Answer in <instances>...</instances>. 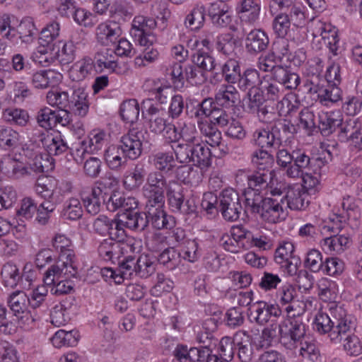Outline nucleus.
Masks as SVG:
<instances>
[{
	"label": "nucleus",
	"instance_id": "8",
	"mask_svg": "<svg viewBox=\"0 0 362 362\" xmlns=\"http://www.w3.org/2000/svg\"><path fill=\"white\" fill-rule=\"evenodd\" d=\"M310 163L303 171V175L299 178L303 179V185L300 187L308 194H315L320 184V179L322 173V168L325 166L327 160L325 158H310Z\"/></svg>",
	"mask_w": 362,
	"mask_h": 362
},
{
	"label": "nucleus",
	"instance_id": "10",
	"mask_svg": "<svg viewBox=\"0 0 362 362\" xmlns=\"http://www.w3.org/2000/svg\"><path fill=\"white\" fill-rule=\"evenodd\" d=\"M136 247L133 245V241L128 243H117L114 238L103 240L98 247L99 256L106 262L115 263L124 254L134 253Z\"/></svg>",
	"mask_w": 362,
	"mask_h": 362
},
{
	"label": "nucleus",
	"instance_id": "55",
	"mask_svg": "<svg viewBox=\"0 0 362 362\" xmlns=\"http://www.w3.org/2000/svg\"><path fill=\"white\" fill-rule=\"evenodd\" d=\"M152 163L156 171L169 172L175 168V160L171 152H158L152 156Z\"/></svg>",
	"mask_w": 362,
	"mask_h": 362
},
{
	"label": "nucleus",
	"instance_id": "36",
	"mask_svg": "<svg viewBox=\"0 0 362 362\" xmlns=\"http://www.w3.org/2000/svg\"><path fill=\"white\" fill-rule=\"evenodd\" d=\"M121 153L117 146H110L105 151L104 159L110 170L121 172L126 168L128 158L124 155L121 156Z\"/></svg>",
	"mask_w": 362,
	"mask_h": 362
},
{
	"label": "nucleus",
	"instance_id": "40",
	"mask_svg": "<svg viewBox=\"0 0 362 362\" xmlns=\"http://www.w3.org/2000/svg\"><path fill=\"white\" fill-rule=\"evenodd\" d=\"M146 217L148 224L151 223L157 230L170 229L175 223V218L168 215L164 209L146 214Z\"/></svg>",
	"mask_w": 362,
	"mask_h": 362
},
{
	"label": "nucleus",
	"instance_id": "11",
	"mask_svg": "<svg viewBox=\"0 0 362 362\" xmlns=\"http://www.w3.org/2000/svg\"><path fill=\"white\" fill-rule=\"evenodd\" d=\"M156 25L154 19L137 16L132 21L130 34L140 45L148 46L152 43L154 38L151 31Z\"/></svg>",
	"mask_w": 362,
	"mask_h": 362
},
{
	"label": "nucleus",
	"instance_id": "34",
	"mask_svg": "<svg viewBox=\"0 0 362 362\" xmlns=\"http://www.w3.org/2000/svg\"><path fill=\"white\" fill-rule=\"evenodd\" d=\"M197 126L201 134L206 138L207 144L211 146H218L221 144V132L210 119L197 120Z\"/></svg>",
	"mask_w": 362,
	"mask_h": 362
},
{
	"label": "nucleus",
	"instance_id": "22",
	"mask_svg": "<svg viewBox=\"0 0 362 362\" xmlns=\"http://www.w3.org/2000/svg\"><path fill=\"white\" fill-rule=\"evenodd\" d=\"M235 344L237 356L241 362H250L253 358V339L245 331H239L235 334Z\"/></svg>",
	"mask_w": 362,
	"mask_h": 362
},
{
	"label": "nucleus",
	"instance_id": "32",
	"mask_svg": "<svg viewBox=\"0 0 362 362\" xmlns=\"http://www.w3.org/2000/svg\"><path fill=\"white\" fill-rule=\"evenodd\" d=\"M259 90L264 98L273 102L279 101L284 95V87L269 77V75L262 78Z\"/></svg>",
	"mask_w": 362,
	"mask_h": 362
},
{
	"label": "nucleus",
	"instance_id": "7",
	"mask_svg": "<svg viewBox=\"0 0 362 362\" xmlns=\"http://www.w3.org/2000/svg\"><path fill=\"white\" fill-rule=\"evenodd\" d=\"M176 159L180 163H192L201 168H208L211 165V153L202 141L192 146H182L178 149H174Z\"/></svg>",
	"mask_w": 362,
	"mask_h": 362
},
{
	"label": "nucleus",
	"instance_id": "12",
	"mask_svg": "<svg viewBox=\"0 0 362 362\" xmlns=\"http://www.w3.org/2000/svg\"><path fill=\"white\" fill-rule=\"evenodd\" d=\"M141 132L132 129L124 134L117 146L122 153L131 160H136L142 153Z\"/></svg>",
	"mask_w": 362,
	"mask_h": 362
},
{
	"label": "nucleus",
	"instance_id": "59",
	"mask_svg": "<svg viewBox=\"0 0 362 362\" xmlns=\"http://www.w3.org/2000/svg\"><path fill=\"white\" fill-rule=\"evenodd\" d=\"M158 261L169 270H173L180 264L181 254L174 247H168L159 255Z\"/></svg>",
	"mask_w": 362,
	"mask_h": 362
},
{
	"label": "nucleus",
	"instance_id": "46",
	"mask_svg": "<svg viewBox=\"0 0 362 362\" xmlns=\"http://www.w3.org/2000/svg\"><path fill=\"white\" fill-rule=\"evenodd\" d=\"M273 175L274 171L266 170L264 172L256 170L247 176L248 187L247 189H259L261 192L262 189L267 187Z\"/></svg>",
	"mask_w": 362,
	"mask_h": 362
},
{
	"label": "nucleus",
	"instance_id": "18",
	"mask_svg": "<svg viewBox=\"0 0 362 362\" xmlns=\"http://www.w3.org/2000/svg\"><path fill=\"white\" fill-rule=\"evenodd\" d=\"M269 77L289 90L296 89L300 83L298 74L288 66L279 65Z\"/></svg>",
	"mask_w": 362,
	"mask_h": 362
},
{
	"label": "nucleus",
	"instance_id": "44",
	"mask_svg": "<svg viewBox=\"0 0 362 362\" xmlns=\"http://www.w3.org/2000/svg\"><path fill=\"white\" fill-rule=\"evenodd\" d=\"M36 30L37 29L32 18H23L18 25L15 28L16 41L19 39L24 43L32 42L36 35Z\"/></svg>",
	"mask_w": 362,
	"mask_h": 362
},
{
	"label": "nucleus",
	"instance_id": "31",
	"mask_svg": "<svg viewBox=\"0 0 362 362\" xmlns=\"http://www.w3.org/2000/svg\"><path fill=\"white\" fill-rule=\"evenodd\" d=\"M77 35L76 34V35ZM83 40L82 38L81 40H78L75 35H73L68 42L59 41V43H62L63 45L54 53L55 59L62 65L72 62L76 56V45H78Z\"/></svg>",
	"mask_w": 362,
	"mask_h": 362
},
{
	"label": "nucleus",
	"instance_id": "21",
	"mask_svg": "<svg viewBox=\"0 0 362 362\" xmlns=\"http://www.w3.org/2000/svg\"><path fill=\"white\" fill-rule=\"evenodd\" d=\"M106 140V134L103 130L93 129L92 130L87 139L81 142V148H76V153H81L80 159L74 158L75 160L78 163L82 160V156L85 153H93L102 148Z\"/></svg>",
	"mask_w": 362,
	"mask_h": 362
},
{
	"label": "nucleus",
	"instance_id": "51",
	"mask_svg": "<svg viewBox=\"0 0 362 362\" xmlns=\"http://www.w3.org/2000/svg\"><path fill=\"white\" fill-rule=\"evenodd\" d=\"M252 141L255 144L263 148L279 147L276 139L273 136L272 129L268 130L264 128L256 129L252 134Z\"/></svg>",
	"mask_w": 362,
	"mask_h": 362
},
{
	"label": "nucleus",
	"instance_id": "42",
	"mask_svg": "<svg viewBox=\"0 0 362 362\" xmlns=\"http://www.w3.org/2000/svg\"><path fill=\"white\" fill-rule=\"evenodd\" d=\"M40 136L42 141L45 140L47 151L49 155L59 156L70 148L60 134L55 136H47L45 138V133L42 132Z\"/></svg>",
	"mask_w": 362,
	"mask_h": 362
},
{
	"label": "nucleus",
	"instance_id": "30",
	"mask_svg": "<svg viewBox=\"0 0 362 362\" xmlns=\"http://www.w3.org/2000/svg\"><path fill=\"white\" fill-rule=\"evenodd\" d=\"M260 10V4L257 0H241L237 6L241 20L249 23H254L259 19Z\"/></svg>",
	"mask_w": 362,
	"mask_h": 362
},
{
	"label": "nucleus",
	"instance_id": "39",
	"mask_svg": "<svg viewBox=\"0 0 362 362\" xmlns=\"http://www.w3.org/2000/svg\"><path fill=\"white\" fill-rule=\"evenodd\" d=\"M279 105H283L281 101H278L276 103L273 102L272 104L265 103L259 105L257 117L259 120L267 124L276 123L281 117V113L279 110Z\"/></svg>",
	"mask_w": 362,
	"mask_h": 362
},
{
	"label": "nucleus",
	"instance_id": "49",
	"mask_svg": "<svg viewBox=\"0 0 362 362\" xmlns=\"http://www.w3.org/2000/svg\"><path fill=\"white\" fill-rule=\"evenodd\" d=\"M205 14V7L202 4L196 5L185 17V25L191 30L200 29L204 25Z\"/></svg>",
	"mask_w": 362,
	"mask_h": 362
},
{
	"label": "nucleus",
	"instance_id": "3",
	"mask_svg": "<svg viewBox=\"0 0 362 362\" xmlns=\"http://www.w3.org/2000/svg\"><path fill=\"white\" fill-rule=\"evenodd\" d=\"M46 98L50 105L66 108L76 116L85 117L89 110L88 93L79 86H74L66 91L51 90Z\"/></svg>",
	"mask_w": 362,
	"mask_h": 362
},
{
	"label": "nucleus",
	"instance_id": "54",
	"mask_svg": "<svg viewBox=\"0 0 362 362\" xmlns=\"http://www.w3.org/2000/svg\"><path fill=\"white\" fill-rule=\"evenodd\" d=\"M120 115L127 123L134 124L139 116V105L135 99L124 101L120 106Z\"/></svg>",
	"mask_w": 362,
	"mask_h": 362
},
{
	"label": "nucleus",
	"instance_id": "35",
	"mask_svg": "<svg viewBox=\"0 0 362 362\" xmlns=\"http://www.w3.org/2000/svg\"><path fill=\"white\" fill-rule=\"evenodd\" d=\"M21 135L11 127L0 125V148L14 150L20 146Z\"/></svg>",
	"mask_w": 362,
	"mask_h": 362
},
{
	"label": "nucleus",
	"instance_id": "29",
	"mask_svg": "<svg viewBox=\"0 0 362 362\" xmlns=\"http://www.w3.org/2000/svg\"><path fill=\"white\" fill-rule=\"evenodd\" d=\"M95 71L93 59L85 57L75 62L69 71V76L74 81H81L91 75Z\"/></svg>",
	"mask_w": 362,
	"mask_h": 362
},
{
	"label": "nucleus",
	"instance_id": "15",
	"mask_svg": "<svg viewBox=\"0 0 362 362\" xmlns=\"http://www.w3.org/2000/svg\"><path fill=\"white\" fill-rule=\"evenodd\" d=\"M269 44V39L262 29H253L246 35L245 40V49L250 55H257L265 51Z\"/></svg>",
	"mask_w": 362,
	"mask_h": 362
},
{
	"label": "nucleus",
	"instance_id": "63",
	"mask_svg": "<svg viewBox=\"0 0 362 362\" xmlns=\"http://www.w3.org/2000/svg\"><path fill=\"white\" fill-rule=\"evenodd\" d=\"M280 336V323H272L266 327L262 331L261 340L256 345L257 349L267 348L271 346L272 341L278 336Z\"/></svg>",
	"mask_w": 362,
	"mask_h": 362
},
{
	"label": "nucleus",
	"instance_id": "37",
	"mask_svg": "<svg viewBox=\"0 0 362 362\" xmlns=\"http://www.w3.org/2000/svg\"><path fill=\"white\" fill-rule=\"evenodd\" d=\"M122 223L125 227L134 231H144L148 227V220L146 214L132 210L122 215Z\"/></svg>",
	"mask_w": 362,
	"mask_h": 362
},
{
	"label": "nucleus",
	"instance_id": "25",
	"mask_svg": "<svg viewBox=\"0 0 362 362\" xmlns=\"http://www.w3.org/2000/svg\"><path fill=\"white\" fill-rule=\"evenodd\" d=\"M146 111L149 117L148 127L150 131L156 134H161L168 126L165 119V110L151 104Z\"/></svg>",
	"mask_w": 362,
	"mask_h": 362
},
{
	"label": "nucleus",
	"instance_id": "14",
	"mask_svg": "<svg viewBox=\"0 0 362 362\" xmlns=\"http://www.w3.org/2000/svg\"><path fill=\"white\" fill-rule=\"evenodd\" d=\"M284 203L283 198L279 200L277 198L266 197L258 214L268 223H276L281 221L285 218L282 206Z\"/></svg>",
	"mask_w": 362,
	"mask_h": 362
},
{
	"label": "nucleus",
	"instance_id": "52",
	"mask_svg": "<svg viewBox=\"0 0 362 362\" xmlns=\"http://www.w3.org/2000/svg\"><path fill=\"white\" fill-rule=\"evenodd\" d=\"M323 67L322 60L319 57H314L308 62L305 71L308 77H311L307 79V83L309 84L306 86L308 88L319 84V76L322 72Z\"/></svg>",
	"mask_w": 362,
	"mask_h": 362
},
{
	"label": "nucleus",
	"instance_id": "38",
	"mask_svg": "<svg viewBox=\"0 0 362 362\" xmlns=\"http://www.w3.org/2000/svg\"><path fill=\"white\" fill-rule=\"evenodd\" d=\"M273 136L276 139L279 146L284 141H286L297 133L296 127L287 119L278 120L272 127Z\"/></svg>",
	"mask_w": 362,
	"mask_h": 362
},
{
	"label": "nucleus",
	"instance_id": "56",
	"mask_svg": "<svg viewBox=\"0 0 362 362\" xmlns=\"http://www.w3.org/2000/svg\"><path fill=\"white\" fill-rule=\"evenodd\" d=\"M28 296L21 291L12 293L8 298V305L16 316L28 309Z\"/></svg>",
	"mask_w": 362,
	"mask_h": 362
},
{
	"label": "nucleus",
	"instance_id": "27",
	"mask_svg": "<svg viewBox=\"0 0 362 362\" xmlns=\"http://www.w3.org/2000/svg\"><path fill=\"white\" fill-rule=\"evenodd\" d=\"M342 115L339 111L322 112L319 115V129L324 136H329L341 124Z\"/></svg>",
	"mask_w": 362,
	"mask_h": 362
},
{
	"label": "nucleus",
	"instance_id": "47",
	"mask_svg": "<svg viewBox=\"0 0 362 362\" xmlns=\"http://www.w3.org/2000/svg\"><path fill=\"white\" fill-rule=\"evenodd\" d=\"M237 83L240 90H250L255 88H259L262 79H260L259 73L257 70L249 68L245 70L243 74H240Z\"/></svg>",
	"mask_w": 362,
	"mask_h": 362
},
{
	"label": "nucleus",
	"instance_id": "2",
	"mask_svg": "<svg viewBox=\"0 0 362 362\" xmlns=\"http://www.w3.org/2000/svg\"><path fill=\"white\" fill-rule=\"evenodd\" d=\"M53 247L59 252V259L45 274V283L51 284L60 275L74 276L78 274L76 257L71 240L64 234H56L52 240Z\"/></svg>",
	"mask_w": 362,
	"mask_h": 362
},
{
	"label": "nucleus",
	"instance_id": "57",
	"mask_svg": "<svg viewBox=\"0 0 362 362\" xmlns=\"http://www.w3.org/2000/svg\"><path fill=\"white\" fill-rule=\"evenodd\" d=\"M156 264L147 255H141L136 259V275L146 279L155 273Z\"/></svg>",
	"mask_w": 362,
	"mask_h": 362
},
{
	"label": "nucleus",
	"instance_id": "19",
	"mask_svg": "<svg viewBox=\"0 0 362 362\" xmlns=\"http://www.w3.org/2000/svg\"><path fill=\"white\" fill-rule=\"evenodd\" d=\"M93 61L97 73H102L104 70H107L110 73L119 74L121 72V67L119 66L117 57L112 50L105 49L96 52Z\"/></svg>",
	"mask_w": 362,
	"mask_h": 362
},
{
	"label": "nucleus",
	"instance_id": "48",
	"mask_svg": "<svg viewBox=\"0 0 362 362\" xmlns=\"http://www.w3.org/2000/svg\"><path fill=\"white\" fill-rule=\"evenodd\" d=\"M180 140L182 143H179L174 149H178L182 146H192L197 142L202 141V139L194 125L184 123L180 126Z\"/></svg>",
	"mask_w": 362,
	"mask_h": 362
},
{
	"label": "nucleus",
	"instance_id": "4",
	"mask_svg": "<svg viewBox=\"0 0 362 362\" xmlns=\"http://www.w3.org/2000/svg\"><path fill=\"white\" fill-rule=\"evenodd\" d=\"M285 310L287 316L280 323V343L288 349H293L305 338L306 325L299 314L292 313L293 305H288Z\"/></svg>",
	"mask_w": 362,
	"mask_h": 362
},
{
	"label": "nucleus",
	"instance_id": "62",
	"mask_svg": "<svg viewBox=\"0 0 362 362\" xmlns=\"http://www.w3.org/2000/svg\"><path fill=\"white\" fill-rule=\"evenodd\" d=\"M236 43L237 40L231 33H225L216 37L215 47L218 52L229 56L234 52Z\"/></svg>",
	"mask_w": 362,
	"mask_h": 362
},
{
	"label": "nucleus",
	"instance_id": "58",
	"mask_svg": "<svg viewBox=\"0 0 362 362\" xmlns=\"http://www.w3.org/2000/svg\"><path fill=\"white\" fill-rule=\"evenodd\" d=\"M251 161L257 170L273 171L271 170L273 156L265 150L260 148L255 151L251 156Z\"/></svg>",
	"mask_w": 362,
	"mask_h": 362
},
{
	"label": "nucleus",
	"instance_id": "64",
	"mask_svg": "<svg viewBox=\"0 0 362 362\" xmlns=\"http://www.w3.org/2000/svg\"><path fill=\"white\" fill-rule=\"evenodd\" d=\"M250 311V315L257 324L264 325L269 322L270 317L268 311V303L257 301L252 305Z\"/></svg>",
	"mask_w": 362,
	"mask_h": 362
},
{
	"label": "nucleus",
	"instance_id": "41",
	"mask_svg": "<svg viewBox=\"0 0 362 362\" xmlns=\"http://www.w3.org/2000/svg\"><path fill=\"white\" fill-rule=\"evenodd\" d=\"M60 214L66 220L78 221L81 218L83 210L80 200L76 197L66 200L63 203Z\"/></svg>",
	"mask_w": 362,
	"mask_h": 362
},
{
	"label": "nucleus",
	"instance_id": "33",
	"mask_svg": "<svg viewBox=\"0 0 362 362\" xmlns=\"http://www.w3.org/2000/svg\"><path fill=\"white\" fill-rule=\"evenodd\" d=\"M2 119L13 126L25 127L30 122V115L27 110L18 107H8L3 110Z\"/></svg>",
	"mask_w": 362,
	"mask_h": 362
},
{
	"label": "nucleus",
	"instance_id": "23",
	"mask_svg": "<svg viewBox=\"0 0 362 362\" xmlns=\"http://www.w3.org/2000/svg\"><path fill=\"white\" fill-rule=\"evenodd\" d=\"M308 90L310 93H317L318 101L323 105L329 106L341 100L342 91L338 86L329 85L327 87L310 86Z\"/></svg>",
	"mask_w": 362,
	"mask_h": 362
},
{
	"label": "nucleus",
	"instance_id": "24",
	"mask_svg": "<svg viewBox=\"0 0 362 362\" xmlns=\"http://www.w3.org/2000/svg\"><path fill=\"white\" fill-rule=\"evenodd\" d=\"M169 181L159 171H153L147 175L146 183L142 187V193L165 195Z\"/></svg>",
	"mask_w": 362,
	"mask_h": 362
},
{
	"label": "nucleus",
	"instance_id": "61",
	"mask_svg": "<svg viewBox=\"0 0 362 362\" xmlns=\"http://www.w3.org/2000/svg\"><path fill=\"white\" fill-rule=\"evenodd\" d=\"M192 64L205 71H211L215 69V59L207 52L200 49L194 52L192 56Z\"/></svg>",
	"mask_w": 362,
	"mask_h": 362
},
{
	"label": "nucleus",
	"instance_id": "1",
	"mask_svg": "<svg viewBox=\"0 0 362 362\" xmlns=\"http://www.w3.org/2000/svg\"><path fill=\"white\" fill-rule=\"evenodd\" d=\"M330 315L318 313L315 317L314 329L321 334H327L334 343H339L349 332L356 328L354 317L341 306L329 309Z\"/></svg>",
	"mask_w": 362,
	"mask_h": 362
},
{
	"label": "nucleus",
	"instance_id": "43",
	"mask_svg": "<svg viewBox=\"0 0 362 362\" xmlns=\"http://www.w3.org/2000/svg\"><path fill=\"white\" fill-rule=\"evenodd\" d=\"M243 196L245 197V211L252 214H258L266 197L259 189L254 190L252 189H245Z\"/></svg>",
	"mask_w": 362,
	"mask_h": 362
},
{
	"label": "nucleus",
	"instance_id": "17",
	"mask_svg": "<svg viewBox=\"0 0 362 362\" xmlns=\"http://www.w3.org/2000/svg\"><path fill=\"white\" fill-rule=\"evenodd\" d=\"M207 11L212 24L216 27L226 28L232 22L230 6L226 3H211Z\"/></svg>",
	"mask_w": 362,
	"mask_h": 362
},
{
	"label": "nucleus",
	"instance_id": "53",
	"mask_svg": "<svg viewBox=\"0 0 362 362\" xmlns=\"http://www.w3.org/2000/svg\"><path fill=\"white\" fill-rule=\"evenodd\" d=\"M77 274L74 276H64L60 275L54 278V281L51 284H47L50 287V291L52 294L55 296H62L70 293L74 290L73 282L69 281V279L71 277H76Z\"/></svg>",
	"mask_w": 362,
	"mask_h": 362
},
{
	"label": "nucleus",
	"instance_id": "20",
	"mask_svg": "<svg viewBox=\"0 0 362 362\" xmlns=\"http://www.w3.org/2000/svg\"><path fill=\"white\" fill-rule=\"evenodd\" d=\"M281 198L286 201L288 207L291 210H305L310 204L308 194L298 185H291L288 187L286 195Z\"/></svg>",
	"mask_w": 362,
	"mask_h": 362
},
{
	"label": "nucleus",
	"instance_id": "45",
	"mask_svg": "<svg viewBox=\"0 0 362 362\" xmlns=\"http://www.w3.org/2000/svg\"><path fill=\"white\" fill-rule=\"evenodd\" d=\"M350 238L344 234L336 233L324 240L323 247L330 252L341 253L350 245Z\"/></svg>",
	"mask_w": 362,
	"mask_h": 362
},
{
	"label": "nucleus",
	"instance_id": "28",
	"mask_svg": "<svg viewBox=\"0 0 362 362\" xmlns=\"http://www.w3.org/2000/svg\"><path fill=\"white\" fill-rule=\"evenodd\" d=\"M238 100V92L233 85H222L214 98L215 105L230 108L234 107Z\"/></svg>",
	"mask_w": 362,
	"mask_h": 362
},
{
	"label": "nucleus",
	"instance_id": "9",
	"mask_svg": "<svg viewBox=\"0 0 362 362\" xmlns=\"http://www.w3.org/2000/svg\"><path fill=\"white\" fill-rule=\"evenodd\" d=\"M218 199L219 210L224 219L237 221L242 209L238 193L232 188L225 189L220 193Z\"/></svg>",
	"mask_w": 362,
	"mask_h": 362
},
{
	"label": "nucleus",
	"instance_id": "5",
	"mask_svg": "<svg viewBox=\"0 0 362 362\" xmlns=\"http://www.w3.org/2000/svg\"><path fill=\"white\" fill-rule=\"evenodd\" d=\"M276 163L284 175L290 178H299L304 169L310 163V157L304 150L296 149L289 152L287 149H279L276 153Z\"/></svg>",
	"mask_w": 362,
	"mask_h": 362
},
{
	"label": "nucleus",
	"instance_id": "16",
	"mask_svg": "<svg viewBox=\"0 0 362 362\" xmlns=\"http://www.w3.org/2000/svg\"><path fill=\"white\" fill-rule=\"evenodd\" d=\"M138 205L139 202L135 197L126 196L119 191L112 193L108 200H106V209L111 212L121 210L124 213H127L136 210Z\"/></svg>",
	"mask_w": 362,
	"mask_h": 362
},
{
	"label": "nucleus",
	"instance_id": "60",
	"mask_svg": "<svg viewBox=\"0 0 362 362\" xmlns=\"http://www.w3.org/2000/svg\"><path fill=\"white\" fill-rule=\"evenodd\" d=\"M221 73L228 83H237L241 74L239 62L234 59H228L221 66Z\"/></svg>",
	"mask_w": 362,
	"mask_h": 362
},
{
	"label": "nucleus",
	"instance_id": "6",
	"mask_svg": "<svg viewBox=\"0 0 362 362\" xmlns=\"http://www.w3.org/2000/svg\"><path fill=\"white\" fill-rule=\"evenodd\" d=\"M165 192L168 204L173 211L184 215L197 214V206L195 199L193 196L187 194V189L180 183L170 180Z\"/></svg>",
	"mask_w": 362,
	"mask_h": 362
},
{
	"label": "nucleus",
	"instance_id": "50",
	"mask_svg": "<svg viewBox=\"0 0 362 362\" xmlns=\"http://www.w3.org/2000/svg\"><path fill=\"white\" fill-rule=\"evenodd\" d=\"M1 275L3 283L6 287L14 288L22 280V275L18 268L11 262H8L3 266Z\"/></svg>",
	"mask_w": 362,
	"mask_h": 362
},
{
	"label": "nucleus",
	"instance_id": "13",
	"mask_svg": "<svg viewBox=\"0 0 362 362\" xmlns=\"http://www.w3.org/2000/svg\"><path fill=\"white\" fill-rule=\"evenodd\" d=\"M122 34L120 24L115 21H106L95 28L97 42L103 46H110L117 42Z\"/></svg>",
	"mask_w": 362,
	"mask_h": 362
},
{
	"label": "nucleus",
	"instance_id": "26",
	"mask_svg": "<svg viewBox=\"0 0 362 362\" xmlns=\"http://www.w3.org/2000/svg\"><path fill=\"white\" fill-rule=\"evenodd\" d=\"M147 177V172L143 163H138L131 171H127L123 177V185L127 190L139 189Z\"/></svg>",
	"mask_w": 362,
	"mask_h": 362
}]
</instances>
